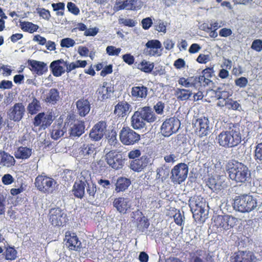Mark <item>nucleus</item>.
Masks as SVG:
<instances>
[{
  "instance_id": "864d4df0",
  "label": "nucleus",
  "mask_w": 262,
  "mask_h": 262,
  "mask_svg": "<svg viewBox=\"0 0 262 262\" xmlns=\"http://www.w3.org/2000/svg\"><path fill=\"white\" fill-rule=\"evenodd\" d=\"M119 23L120 24H122L123 26L128 27H135L137 24L136 20L130 18H124L123 17H121L119 19Z\"/></svg>"
},
{
  "instance_id": "423d86ee",
  "label": "nucleus",
  "mask_w": 262,
  "mask_h": 262,
  "mask_svg": "<svg viewBox=\"0 0 262 262\" xmlns=\"http://www.w3.org/2000/svg\"><path fill=\"white\" fill-rule=\"evenodd\" d=\"M237 222V219L231 215H218L214 217L213 226L217 232H221L233 228Z\"/></svg>"
},
{
  "instance_id": "0eeeda50",
  "label": "nucleus",
  "mask_w": 262,
  "mask_h": 262,
  "mask_svg": "<svg viewBox=\"0 0 262 262\" xmlns=\"http://www.w3.org/2000/svg\"><path fill=\"white\" fill-rule=\"evenodd\" d=\"M105 159L106 163L115 170L121 169L125 163V158L121 151L118 149L111 150L106 154Z\"/></svg>"
},
{
  "instance_id": "a211bd4d",
  "label": "nucleus",
  "mask_w": 262,
  "mask_h": 262,
  "mask_svg": "<svg viewBox=\"0 0 262 262\" xmlns=\"http://www.w3.org/2000/svg\"><path fill=\"white\" fill-rule=\"evenodd\" d=\"M256 257L251 251H238L231 257V262H255Z\"/></svg>"
},
{
  "instance_id": "6ab92c4d",
  "label": "nucleus",
  "mask_w": 262,
  "mask_h": 262,
  "mask_svg": "<svg viewBox=\"0 0 262 262\" xmlns=\"http://www.w3.org/2000/svg\"><path fill=\"white\" fill-rule=\"evenodd\" d=\"M150 163V158L146 155L132 160L130 162L129 168L135 172L143 171Z\"/></svg>"
},
{
  "instance_id": "79ce46f5",
  "label": "nucleus",
  "mask_w": 262,
  "mask_h": 262,
  "mask_svg": "<svg viewBox=\"0 0 262 262\" xmlns=\"http://www.w3.org/2000/svg\"><path fill=\"white\" fill-rule=\"evenodd\" d=\"M41 109L39 101L34 97L31 102L29 103L27 106V111L28 113L31 115H35Z\"/></svg>"
},
{
  "instance_id": "9b49d317",
  "label": "nucleus",
  "mask_w": 262,
  "mask_h": 262,
  "mask_svg": "<svg viewBox=\"0 0 262 262\" xmlns=\"http://www.w3.org/2000/svg\"><path fill=\"white\" fill-rule=\"evenodd\" d=\"M119 138L122 144L130 145L138 142L140 139V136L130 127L124 126L119 133Z\"/></svg>"
},
{
  "instance_id": "473e14b6",
  "label": "nucleus",
  "mask_w": 262,
  "mask_h": 262,
  "mask_svg": "<svg viewBox=\"0 0 262 262\" xmlns=\"http://www.w3.org/2000/svg\"><path fill=\"white\" fill-rule=\"evenodd\" d=\"M84 122L81 120H77L72 125L69 130L71 136L79 137L84 133Z\"/></svg>"
},
{
  "instance_id": "ddd939ff",
  "label": "nucleus",
  "mask_w": 262,
  "mask_h": 262,
  "mask_svg": "<svg viewBox=\"0 0 262 262\" xmlns=\"http://www.w3.org/2000/svg\"><path fill=\"white\" fill-rule=\"evenodd\" d=\"M53 120V116L51 113L46 114L41 112L34 117L33 124L34 127H38L39 130L45 129L51 125Z\"/></svg>"
},
{
  "instance_id": "6e6d98bb",
  "label": "nucleus",
  "mask_w": 262,
  "mask_h": 262,
  "mask_svg": "<svg viewBox=\"0 0 262 262\" xmlns=\"http://www.w3.org/2000/svg\"><path fill=\"white\" fill-rule=\"evenodd\" d=\"M165 108V104L162 101H158L154 106V110L155 113L158 115H162L164 113V109Z\"/></svg>"
},
{
  "instance_id": "a18cd8bd",
  "label": "nucleus",
  "mask_w": 262,
  "mask_h": 262,
  "mask_svg": "<svg viewBox=\"0 0 262 262\" xmlns=\"http://www.w3.org/2000/svg\"><path fill=\"white\" fill-rule=\"evenodd\" d=\"M85 183L86 184V192L89 194L90 198L94 199L95 194L97 192L96 184L89 179H85Z\"/></svg>"
},
{
  "instance_id": "72a5a7b5",
  "label": "nucleus",
  "mask_w": 262,
  "mask_h": 262,
  "mask_svg": "<svg viewBox=\"0 0 262 262\" xmlns=\"http://www.w3.org/2000/svg\"><path fill=\"white\" fill-rule=\"evenodd\" d=\"M85 186V178H84V181L80 180L78 182H75L72 189L74 195L78 199L83 198L84 195Z\"/></svg>"
},
{
  "instance_id": "6e6552de",
  "label": "nucleus",
  "mask_w": 262,
  "mask_h": 262,
  "mask_svg": "<svg viewBox=\"0 0 262 262\" xmlns=\"http://www.w3.org/2000/svg\"><path fill=\"white\" fill-rule=\"evenodd\" d=\"M181 126L180 121L175 117L167 118L162 123L160 127V133L165 137H169L176 133Z\"/></svg>"
},
{
  "instance_id": "3c124183",
  "label": "nucleus",
  "mask_w": 262,
  "mask_h": 262,
  "mask_svg": "<svg viewBox=\"0 0 262 262\" xmlns=\"http://www.w3.org/2000/svg\"><path fill=\"white\" fill-rule=\"evenodd\" d=\"M167 23L161 19H158L155 22V30L159 32L165 33Z\"/></svg>"
},
{
  "instance_id": "a19ab883",
  "label": "nucleus",
  "mask_w": 262,
  "mask_h": 262,
  "mask_svg": "<svg viewBox=\"0 0 262 262\" xmlns=\"http://www.w3.org/2000/svg\"><path fill=\"white\" fill-rule=\"evenodd\" d=\"M19 27L23 31L30 33L36 32L39 28L38 25L29 21H20Z\"/></svg>"
},
{
  "instance_id": "69168bd1",
  "label": "nucleus",
  "mask_w": 262,
  "mask_h": 262,
  "mask_svg": "<svg viewBox=\"0 0 262 262\" xmlns=\"http://www.w3.org/2000/svg\"><path fill=\"white\" fill-rule=\"evenodd\" d=\"M214 26H213L212 29L208 32L210 37L212 38H216L218 34L216 30L222 27V25H219L217 21L214 22Z\"/></svg>"
},
{
  "instance_id": "774afa93",
  "label": "nucleus",
  "mask_w": 262,
  "mask_h": 262,
  "mask_svg": "<svg viewBox=\"0 0 262 262\" xmlns=\"http://www.w3.org/2000/svg\"><path fill=\"white\" fill-rule=\"evenodd\" d=\"M2 181L4 185H8L14 182V178L10 174H6L2 177Z\"/></svg>"
},
{
  "instance_id": "b1692460",
  "label": "nucleus",
  "mask_w": 262,
  "mask_h": 262,
  "mask_svg": "<svg viewBox=\"0 0 262 262\" xmlns=\"http://www.w3.org/2000/svg\"><path fill=\"white\" fill-rule=\"evenodd\" d=\"M77 114L81 117H84L87 115L91 110V103L88 99L83 97L76 102Z\"/></svg>"
},
{
  "instance_id": "f8f14e48",
  "label": "nucleus",
  "mask_w": 262,
  "mask_h": 262,
  "mask_svg": "<svg viewBox=\"0 0 262 262\" xmlns=\"http://www.w3.org/2000/svg\"><path fill=\"white\" fill-rule=\"evenodd\" d=\"M143 3L140 0H116L114 7L115 12L121 10H138L140 9Z\"/></svg>"
},
{
  "instance_id": "f03ea898",
  "label": "nucleus",
  "mask_w": 262,
  "mask_h": 262,
  "mask_svg": "<svg viewBox=\"0 0 262 262\" xmlns=\"http://www.w3.org/2000/svg\"><path fill=\"white\" fill-rule=\"evenodd\" d=\"M220 146L225 147H233L237 146L242 141L239 126L233 124L226 130H223L216 137Z\"/></svg>"
},
{
  "instance_id": "c9c22d12",
  "label": "nucleus",
  "mask_w": 262,
  "mask_h": 262,
  "mask_svg": "<svg viewBox=\"0 0 262 262\" xmlns=\"http://www.w3.org/2000/svg\"><path fill=\"white\" fill-rule=\"evenodd\" d=\"M107 83L104 82L102 85L99 86L96 91L98 99L101 101L106 100L111 96V87L107 86Z\"/></svg>"
},
{
  "instance_id": "338daca9",
  "label": "nucleus",
  "mask_w": 262,
  "mask_h": 262,
  "mask_svg": "<svg viewBox=\"0 0 262 262\" xmlns=\"http://www.w3.org/2000/svg\"><path fill=\"white\" fill-rule=\"evenodd\" d=\"M141 152L139 149H136L130 151L128 154L129 159L135 160L140 158Z\"/></svg>"
},
{
  "instance_id": "4c0bfd02",
  "label": "nucleus",
  "mask_w": 262,
  "mask_h": 262,
  "mask_svg": "<svg viewBox=\"0 0 262 262\" xmlns=\"http://www.w3.org/2000/svg\"><path fill=\"white\" fill-rule=\"evenodd\" d=\"M66 132V130L62 123H55L53 126L51 137L54 140H57L62 137Z\"/></svg>"
},
{
  "instance_id": "5fc2aeb1",
  "label": "nucleus",
  "mask_w": 262,
  "mask_h": 262,
  "mask_svg": "<svg viewBox=\"0 0 262 262\" xmlns=\"http://www.w3.org/2000/svg\"><path fill=\"white\" fill-rule=\"evenodd\" d=\"M254 158L256 161H262V142L258 143L255 147Z\"/></svg>"
},
{
  "instance_id": "bf43d9fd",
  "label": "nucleus",
  "mask_w": 262,
  "mask_h": 262,
  "mask_svg": "<svg viewBox=\"0 0 262 262\" xmlns=\"http://www.w3.org/2000/svg\"><path fill=\"white\" fill-rule=\"evenodd\" d=\"M106 53L110 56L118 55L121 51L120 48H116L113 46H109L106 49Z\"/></svg>"
},
{
  "instance_id": "603ef678",
  "label": "nucleus",
  "mask_w": 262,
  "mask_h": 262,
  "mask_svg": "<svg viewBox=\"0 0 262 262\" xmlns=\"http://www.w3.org/2000/svg\"><path fill=\"white\" fill-rule=\"evenodd\" d=\"M241 107L240 104L231 98L226 100V108L229 110H237Z\"/></svg>"
},
{
  "instance_id": "f257e3e1",
  "label": "nucleus",
  "mask_w": 262,
  "mask_h": 262,
  "mask_svg": "<svg viewBox=\"0 0 262 262\" xmlns=\"http://www.w3.org/2000/svg\"><path fill=\"white\" fill-rule=\"evenodd\" d=\"M226 170L230 179L237 183H245L251 178V172L247 166L236 160L229 161Z\"/></svg>"
},
{
  "instance_id": "58836bf2",
  "label": "nucleus",
  "mask_w": 262,
  "mask_h": 262,
  "mask_svg": "<svg viewBox=\"0 0 262 262\" xmlns=\"http://www.w3.org/2000/svg\"><path fill=\"white\" fill-rule=\"evenodd\" d=\"M15 163L13 156L4 151L0 152V164L9 167L13 166Z\"/></svg>"
},
{
  "instance_id": "5701e85b",
  "label": "nucleus",
  "mask_w": 262,
  "mask_h": 262,
  "mask_svg": "<svg viewBox=\"0 0 262 262\" xmlns=\"http://www.w3.org/2000/svg\"><path fill=\"white\" fill-rule=\"evenodd\" d=\"M131 105L125 101H119L114 107V114L118 118H123L127 116Z\"/></svg>"
},
{
  "instance_id": "f704fd0d",
  "label": "nucleus",
  "mask_w": 262,
  "mask_h": 262,
  "mask_svg": "<svg viewBox=\"0 0 262 262\" xmlns=\"http://www.w3.org/2000/svg\"><path fill=\"white\" fill-rule=\"evenodd\" d=\"M131 184L129 179L123 177H119L115 184V190L117 193L124 192L127 190Z\"/></svg>"
},
{
  "instance_id": "bb28decb",
  "label": "nucleus",
  "mask_w": 262,
  "mask_h": 262,
  "mask_svg": "<svg viewBox=\"0 0 262 262\" xmlns=\"http://www.w3.org/2000/svg\"><path fill=\"white\" fill-rule=\"evenodd\" d=\"M29 69L38 75H42L48 71L47 64L42 61L35 60H28Z\"/></svg>"
},
{
  "instance_id": "4468645a",
  "label": "nucleus",
  "mask_w": 262,
  "mask_h": 262,
  "mask_svg": "<svg viewBox=\"0 0 262 262\" xmlns=\"http://www.w3.org/2000/svg\"><path fill=\"white\" fill-rule=\"evenodd\" d=\"M192 124L195 128V132L198 136L203 137L209 134V121L207 117L199 118L193 122Z\"/></svg>"
},
{
  "instance_id": "2eb2a0df",
  "label": "nucleus",
  "mask_w": 262,
  "mask_h": 262,
  "mask_svg": "<svg viewBox=\"0 0 262 262\" xmlns=\"http://www.w3.org/2000/svg\"><path fill=\"white\" fill-rule=\"evenodd\" d=\"M63 241L70 250L78 251L81 248V242L75 233L67 231Z\"/></svg>"
},
{
  "instance_id": "4be33fe9",
  "label": "nucleus",
  "mask_w": 262,
  "mask_h": 262,
  "mask_svg": "<svg viewBox=\"0 0 262 262\" xmlns=\"http://www.w3.org/2000/svg\"><path fill=\"white\" fill-rule=\"evenodd\" d=\"M61 64H63L67 69V64H69V62L64 61L63 59H60L52 61L50 66L52 74L55 77L61 76L63 74L66 72V69Z\"/></svg>"
},
{
  "instance_id": "052dcab7",
  "label": "nucleus",
  "mask_w": 262,
  "mask_h": 262,
  "mask_svg": "<svg viewBox=\"0 0 262 262\" xmlns=\"http://www.w3.org/2000/svg\"><path fill=\"white\" fill-rule=\"evenodd\" d=\"M214 22L209 23V21L204 22L199 26L200 29L206 32H209L212 29Z\"/></svg>"
},
{
  "instance_id": "13d9d810",
  "label": "nucleus",
  "mask_w": 262,
  "mask_h": 262,
  "mask_svg": "<svg viewBox=\"0 0 262 262\" xmlns=\"http://www.w3.org/2000/svg\"><path fill=\"white\" fill-rule=\"evenodd\" d=\"M52 7L54 11H57V15H62L63 14V11L64 9V4L63 3H58L56 4H53Z\"/></svg>"
},
{
  "instance_id": "ea45409f",
  "label": "nucleus",
  "mask_w": 262,
  "mask_h": 262,
  "mask_svg": "<svg viewBox=\"0 0 262 262\" xmlns=\"http://www.w3.org/2000/svg\"><path fill=\"white\" fill-rule=\"evenodd\" d=\"M32 154V149L24 146L19 147L15 151L14 156L17 159H28Z\"/></svg>"
},
{
  "instance_id": "2f4dec72",
  "label": "nucleus",
  "mask_w": 262,
  "mask_h": 262,
  "mask_svg": "<svg viewBox=\"0 0 262 262\" xmlns=\"http://www.w3.org/2000/svg\"><path fill=\"white\" fill-rule=\"evenodd\" d=\"M146 124V121L143 119L138 110L135 111L131 117L132 127L135 129H141L145 127Z\"/></svg>"
},
{
  "instance_id": "4d7b16f0",
  "label": "nucleus",
  "mask_w": 262,
  "mask_h": 262,
  "mask_svg": "<svg viewBox=\"0 0 262 262\" xmlns=\"http://www.w3.org/2000/svg\"><path fill=\"white\" fill-rule=\"evenodd\" d=\"M75 44V41L70 38H66L61 40L60 46L61 47L70 48L73 47Z\"/></svg>"
},
{
  "instance_id": "1a4fd4ad",
  "label": "nucleus",
  "mask_w": 262,
  "mask_h": 262,
  "mask_svg": "<svg viewBox=\"0 0 262 262\" xmlns=\"http://www.w3.org/2000/svg\"><path fill=\"white\" fill-rule=\"evenodd\" d=\"M188 173V165L184 163H179L171 169V181L174 184H180L186 180Z\"/></svg>"
},
{
  "instance_id": "49530a36",
  "label": "nucleus",
  "mask_w": 262,
  "mask_h": 262,
  "mask_svg": "<svg viewBox=\"0 0 262 262\" xmlns=\"http://www.w3.org/2000/svg\"><path fill=\"white\" fill-rule=\"evenodd\" d=\"M87 64L88 63L86 60H76L75 62H69V64H67L68 67L66 69V72L69 73L76 68H85Z\"/></svg>"
},
{
  "instance_id": "7c9ffc66",
  "label": "nucleus",
  "mask_w": 262,
  "mask_h": 262,
  "mask_svg": "<svg viewBox=\"0 0 262 262\" xmlns=\"http://www.w3.org/2000/svg\"><path fill=\"white\" fill-rule=\"evenodd\" d=\"M199 79L196 78V76H191L187 78L180 77L178 80V83L185 88H192L194 90H200Z\"/></svg>"
},
{
  "instance_id": "8fccbe9b",
  "label": "nucleus",
  "mask_w": 262,
  "mask_h": 262,
  "mask_svg": "<svg viewBox=\"0 0 262 262\" xmlns=\"http://www.w3.org/2000/svg\"><path fill=\"white\" fill-rule=\"evenodd\" d=\"M107 140L108 143L112 146H117L120 144L117 139V133L114 129L108 133Z\"/></svg>"
},
{
  "instance_id": "c756f323",
  "label": "nucleus",
  "mask_w": 262,
  "mask_h": 262,
  "mask_svg": "<svg viewBox=\"0 0 262 262\" xmlns=\"http://www.w3.org/2000/svg\"><path fill=\"white\" fill-rule=\"evenodd\" d=\"M214 73L213 68H207L202 71V75L196 76V78L199 79L200 88L206 86L212 82L210 79L213 76Z\"/></svg>"
},
{
  "instance_id": "0e129e2a",
  "label": "nucleus",
  "mask_w": 262,
  "mask_h": 262,
  "mask_svg": "<svg viewBox=\"0 0 262 262\" xmlns=\"http://www.w3.org/2000/svg\"><path fill=\"white\" fill-rule=\"evenodd\" d=\"M67 8L68 9L69 11H70L75 15H78L79 13V8L73 3L69 2L67 4Z\"/></svg>"
},
{
  "instance_id": "dca6fc26",
  "label": "nucleus",
  "mask_w": 262,
  "mask_h": 262,
  "mask_svg": "<svg viewBox=\"0 0 262 262\" xmlns=\"http://www.w3.org/2000/svg\"><path fill=\"white\" fill-rule=\"evenodd\" d=\"M146 48L144 50V53L149 56H159L161 55L162 47L160 41L157 39L148 40L145 44Z\"/></svg>"
},
{
  "instance_id": "c85d7f7f",
  "label": "nucleus",
  "mask_w": 262,
  "mask_h": 262,
  "mask_svg": "<svg viewBox=\"0 0 262 262\" xmlns=\"http://www.w3.org/2000/svg\"><path fill=\"white\" fill-rule=\"evenodd\" d=\"M138 110L146 123H152L157 120V116L151 107L145 106L139 108Z\"/></svg>"
},
{
  "instance_id": "37998d69",
  "label": "nucleus",
  "mask_w": 262,
  "mask_h": 262,
  "mask_svg": "<svg viewBox=\"0 0 262 262\" xmlns=\"http://www.w3.org/2000/svg\"><path fill=\"white\" fill-rule=\"evenodd\" d=\"M175 94L178 100L185 101L189 99L192 93L189 90L178 88L177 89Z\"/></svg>"
},
{
  "instance_id": "39448f33",
  "label": "nucleus",
  "mask_w": 262,
  "mask_h": 262,
  "mask_svg": "<svg viewBox=\"0 0 262 262\" xmlns=\"http://www.w3.org/2000/svg\"><path fill=\"white\" fill-rule=\"evenodd\" d=\"M189 205L193 213V217L196 222H204L205 216V200L201 196H194L190 199Z\"/></svg>"
},
{
  "instance_id": "c03bdc74",
  "label": "nucleus",
  "mask_w": 262,
  "mask_h": 262,
  "mask_svg": "<svg viewBox=\"0 0 262 262\" xmlns=\"http://www.w3.org/2000/svg\"><path fill=\"white\" fill-rule=\"evenodd\" d=\"M149 225V220L145 216L140 217L137 220V228L140 232H143L146 230Z\"/></svg>"
},
{
  "instance_id": "09e8293b",
  "label": "nucleus",
  "mask_w": 262,
  "mask_h": 262,
  "mask_svg": "<svg viewBox=\"0 0 262 262\" xmlns=\"http://www.w3.org/2000/svg\"><path fill=\"white\" fill-rule=\"evenodd\" d=\"M154 68L153 62L150 63L145 60H143L138 66V69L145 73H150Z\"/></svg>"
},
{
  "instance_id": "393cba45",
  "label": "nucleus",
  "mask_w": 262,
  "mask_h": 262,
  "mask_svg": "<svg viewBox=\"0 0 262 262\" xmlns=\"http://www.w3.org/2000/svg\"><path fill=\"white\" fill-rule=\"evenodd\" d=\"M148 88L142 84L134 86L131 90V96L136 100H142L147 96Z\"/></svg>"
},
{
  "instance_id": "cd10ccee",
  "label": "nucleus",
  "mask_w": 262,
  "mask_h": 262,
  "mask_svg": "<svg viewBox=\"0 0 262 262\" xmlns=\"http://www.w3.org/2000/svg\"><path fill=\"white\" fill-rule=\"evenodd\" d=\"M60 99L59 91L56 88L50 89L43 96V100L47 104L55 105Z\"/></svg>"
},
{
  "instance_id": "de8ad7c7",
  "label": "nucleus",
  "mask_w": 262,
  "mask_h": 262,
  "mask_svg": "<svg viewBox=\"0 0 262 262\" xmlns=\"http://www.w3.org/2000/svg\"><path fill=\"white\" fill-rule=\"evenodd\" d=\"M17 252L13 247L8 246L6 247L3 255L6 260H14L17 258Z\"/></svg>"
},
{
  "instance_id": "9d476101",
  "label": "nucleus",
  "mask_w": 262,
  "mask_h": 262,
  "mask_svg": "<svg viewBox=\"0 0 262 262\" xmlns=\"http://www.w3.org/2000/svg\"><path fill=\"white\" fill-rule=\"evenodd\" d=\"M49 220L54 227L64 226L68 221L67 214L59 207L51 208L49 213Z\"/></svg>"
},
{
  "instance_id": "a878e982",
  "label": "nucleus",
  "mask_w": 262,
  "mask_h": 262,
  "mask_svg": "<svg viewBox=\"0 0 262 262\" xmlns=\"http://www.w3.org/2000/svg\"><path fill=\"white\" fill-rule=\"evenodd\" d=\"M96 154V146L92 143H84L79 149V154L83 159H88L93 157Z\"/></svg>"
},
{
  "instance_id": "f3484780",
  "label": "nucleus",
  "mask_w": 262,
  "mask_h": 262,
  "mask_svg": "<svg viewBox=\"0 0 262 262\" xmlns=\"http://www.w3.org/2000/svg\"><path fill=\"white\" fill-rule=\"evenodd\" d=\"M25 108L22 103H16L7 112L9 118L15 122L19 121L23 117Z\"/></svg>"
},
{
  "instance_id": "aec40b11",
  "label": "nucleus",
  "mask_w": 262,
  "mask_h": 262,
  "mask_svg": "<svg viewBox=\"0 0 262 262\" xmlns=\"http://www.w3.org/2000/svg\"><path fill=\"white\" fill-rule=\"evenodd\" d=\"M106 128V123L105 121L98 122L91 129L89 135L90 137L94 141H99L103 138Z\"/></svg>"
},
{
  "instance_id": "e2e57ef3",
  "label": "nucleus",
  "mask_w": 262,
  "mask_h": 262,
  "mask_svg": "<svg viewBox=\"0 0 262 262\" xmlns=\"http://www.w3.org/2000/svg\"><path fill=\"white\" fill-rule=\"evenodd\" d=\"M251 48L257 52H260L262 51V40L260 39L254 40L252 42Z\"/></svg>"
},
{
  "instance_id": "20e7f679",
  "label": "nucleus",
  "mask_w": 262,
  "mask_h": 262,
  "mask_svg": "<svg viewBox=\"0 0 262 262\" xmlns=\"http://www.w3.org/2000/svg\"><path fill=\"white\" fill-rule=\"evenodd\" d=\"M233 206L241 212H249L253 210L257 206V200L252 195L243 194L236 196Z\"/></svg>"
},
{
  "instance_id": "7ed1b4c3",
  "label": "nucleus",
  "mask_w": 262,
  "mask_h": 262,
  "mask_svg": "<svg viewBox=\"0 0 262 262\" xmlns=\"http://www.w3.org/2000/svg\"><path fill=\"white\" fill-rule=\"evenodd\" d=\"M34 185L38 191L46 194H53L58 188L57 181L44 173L39 174L36 177Z\"/></svg>"
},
{
  "instance_id": "412c9836",
  "label": "nucleus",
  "mask_w": 262,
  "mask_h": 262,
  "mask_svg": "<svg viewBox=\"0 0 262 262\" xmlns=\"http://www.w3.org/2000/svg\"><path fill=\"white\" fill-rule=\"evenodd\" d=\"M113 206L120 213L125 214L130 208V200L127 198H116L113 202Z\"/></svg>"
},
{
  "instance_id": "680f3d73",
  "label": "nucleus",
  "mask_w": 262,
  "mask_h": 262,
  "mask_svg": "<svg viewBox=\"0 0 262 262\" xmlns=\"http://www.w3.org/2000/svg\"><path fill=\"white\" fill-rule=\"evenodd\" d=\"M248 83V79L245 77H241L235 80V84L239 88H245Z\"/></svg>"
},
{
  "instance_id": "e433bc0d",
  "label": "nucleus",
  "mask_w": 262,
  "mask_h": 262,
  "mask_svg": "<svg viewBox=\"0 0 262 262\" xmlns=\"http://www.w3.org/2000/svg\"><path fill=\"white\" fill-rule=\"evenodd\" d=\"M203 253H205L202 250L198 249L194 252H190L189 254V262H214L212 257L210 256L209 258H207L206 261H204L201 256L203 255Z\"/></svg>"
}]
</instances>
